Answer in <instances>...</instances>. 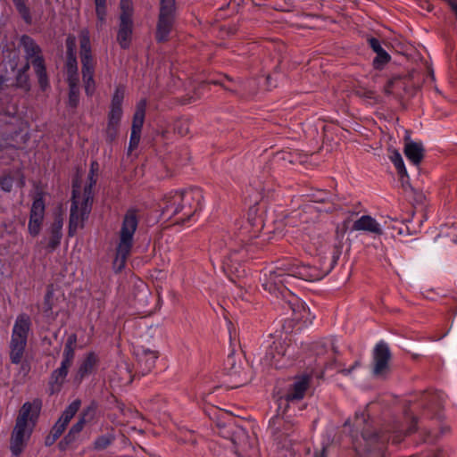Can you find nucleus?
Returning a JSON list of instances; mask_svg holds the SVG:
<instances>
[{"mask_svg": "<svg viewBox=\"0 0 457 457\" xmlns=\"http://www.w3.org/2000/svg\"><path fill=\"white\" fill-rule=\"evenodd\" d=\"M96 404L95 403H91L82 411L79 419L81 420L84 423L90 422L96 416Z\"/></svg>", "mask_w": 457, "mask_h": 457, "instance_id": "nucleus-36", "label": "nucleus"}, {"mask_svg": "<svg viewBox=\"0 0 457 457\" xmlns=\"http://www.w3.org/2000/svg\"><path fill=\"white\" fill-rule=\"evenodd\" d=\"M388 440H392L394 444H398L403 440V436L402 434L395 432L388 438Z\"/></svg>", "mask_w": 457, "mask_h": 457, "instance_id": "nucleus-54", "label": "nucleus"}, {"mask_svg": "<svg viewBox=\"0 0 457 457\" xmlns=\"http://www.w3.org/2000/svg\"><path fill=\"white\" fill-rule=\"evenodd\" d=\"M330 344L335 356L331 361L326 363L325 369L336 370L337 373H341L345 376L351 374V372L360 365V361H355L354 363L349 369H345V364L338 360L339 351L337 349V346L335 345L333 341H331Z\"/></svg>", "mask_w": 457, "mask_h": 457, "instance_id": "nucleus-26", "label": "nucleus"}, {"mask_svg": "<svg viewBox=\"0 0 457 457\" xmlns=\"http://www.w3.org/2000/svg\"><path fill=\"white\" fill-rule=\"evenodd\" d=\"M120 129V123L108 120L107 126L104 131L106 141L112 143L115 140L118 136Z\"/></svg>", "mask_w": 457, "mask_h": 457, "instance_id": "nucleus-35", "label": "nucleus"}, {"mask_svg": "<svg viewBox=\"0 0 457 457\" xmlns=\"http://www.w3.org/2000/svg\"><path fill=\"white\" fill-rule=\"evenodd\" d=\"M158 357V352L150 349H143L142 353L138 354L139 372L142 375L151 372L155 366Z\"/></svg>", "mask_w": 457, "mask_h": 457, "instance_id": "nucleus-24", "label": "nucleus"}, {"mask_svg": "<svg viewBox=\"0 0 457 457\" xmlns=\"http://www.w3.org/2000/svg\"><path fill=\"white\" fill-rule=\"evenodd\" d=\"M311 377L309 375H302L296 377L295 381L288 387L284 400L287 403L298 402L303 399L306 391L310 386Z\"/></svg>", "mask_w": 457, "mask_h": 457, "instance_id": "nucleus-17", "label": "nucleus"}, {"mask_svg": "<svg viewBox=\"0 0 457 457\" xmlns=\"http://www.w3.org/2000/svg\"><path fill=\"white\" fill-rule=\"evenodd\" d=\"M270 430L274 440L283 447H287L294 440L292 437L296 432L295 424L276 417L270 421Z\"/></svg>", "mask_w": 457, "mask_h": 457, "instance_id": "nucleus-12", "label": "nucleus"}, {"mask_svg": "<svg viewBox=\"0 0 457 457\" xmlns=\"http://www.w3.org/2000/svg\"><path fill=\"white\" fill-rule=\"evenodd\" d=\"M62 219L57 218L54 221L50 228V238L47 244V249L50 252L54 251L60 245L62 237Z\"/></svg>", "mask_w": 457, "mask_h": 457, "instance_id": "nucleus-27", "label": "nucleus"}, {"mask_svg": "<svg viewBox=\"0 0 457 457\" xmlns=\"http://www.w3.org/2000/svg\"><path fill=\"white\" fill-rule=\"evenodd\" d=\"M66 54H76V37L73 35H69L65 41Z\"/></svg>", "mask_w": 457, "mask_h": 457, "instance_id": "nucleus-47", "label": "nucleus"}, {"mask_svg": "<svg viewBox=\"0 0 457 457\" xmlns=\"http://www.w3.org/2000/svg\"><path fill=\"white\" fill-rule=\"evenodd\" d=\"M176 19L175 0H160L155 39L158 43L167 42Z\"/></svg>", "mask_w": 457, "mask_h": 457, "instance_id": "nucleus-10", "label": "nucleus"}, {"mask_svg": "<svg viewBox=\"0 0 457 457\" xmlns=\"http://www.w3.org/2000/svg\"><path fill=\"white\" fill-rule=\"evenodd\" d=\"M49 434L53 437V439H54L55 442L61 436V435H59L58 433H54V431L52 429Z\"/></svg>", "mask_w": 457, "mask_h": 457, "instance_id": "nucleus-59", "label": "nucleus"}, {"mask_svg": "<svg viewBox=\"0 0 457 457\" xmlns=\"http://www.w3.org/2000/svg\"><path fill=\"white\" fill-rule=\"evenodd\" d=\"M368 44L370 47L376 53V57L373 59L372 65L374 69L381 71L384 69L385 65L387 64L391 56L382 47L380 41L376 37L368 38Z\"/></svg>", "mask_w": 457, "mask_h": 457, "instance_id": "nucleus-20", "label": "nucleus"}, {"mask_svg": "<svg viewBox=\"0 0 457 457\" xmlns=\"http://www.w3.org/2000/svg\"><path fill=\"white\" fill-rule=\"evenodd\" d=\"M394 229L396 230L397 235H403L408 232L409 228L405 224H400L399 226L394 227Z\"/></svg>", "mask_w": 457, "mask_h": 457, "instance_id": "nucleus-53", "label": "nucleus"}, {"mask_svg": "<svg viewBox=\"0 0 457 457\" xmlns=\"http://www.w3.org/2000/svg\"><path fill=\"white\" fill-rule=\"evenodd\" d=\"M86 423H84L81 420H78V421L72 425L71 428V431L74 433L75 435H78L82 431L84 426Z\"/></svg>", "mask_w": 457, "mask_h": 457, "instance_id": "nucleus-52", "label": "nucleus"}, {"mask_svg": "<svg viewBox=\"0 0 457 457\" xmlns=\"http://www.w3.org/2000/svg\"><path fill=\"white\" fill-rule=\"evenodd\" d=\"M120 24L117 34V41L123 49H127L131 41L133 32V3L132 0L120 1Z\"/></svg>", "mask_w": 457, "mask_h": 457, "instance_id": "nucleus-11", "label": "nucleus"}, {"mask_svg": "<svg viewBox=\"0 0 457 457\" xmlns=\"http://www.w3.org/2000/svg\"><path fill=\"white\" fill-rule=\"evenodd\" d=\"M67 82L69 88H79V79L78 71L67 72Z\"/></svg>", "mask_w": 457, "mask_h": 457, "instance_id": "nucleus-48", "label": "nucleus"}, {"mask_svg": "<svg viewBox=\"0 0 457 457\" xmlns=\"http://www.w3.org/2000/svg\"><path fill=\"white\" fill-rule=\"evenodd\" d=\"M97 166H98V164H97V162H93L91 163V173H92V174H93V172H94V170L96 169V167L97 168Z\"/></svg>", "mask_w": 457, "mask_h": 457, "instance_id": "nucleus-62", "label": "nucleus"}, {"mask_svg": "<svg viewBox=\"0 0 457 457\" xmlns=\"http://www.w3.org/2000/svg\"><path fill=\"white\" fill-rule=\"evenodd\" d=\"M288 344L285 340L274 341L267 349L264 359L267 363L275 368H281V361L287 353Z\"/></svg>", "mask_w": 457, "mask_h": 457, "instance_id": "nucleus-18", "label": "nucleus"}, {"mask_svg": "<svg viewBox=\"0 0 457 457\" xmlns=\"http://www.w3.org/2000/svg\"><path fill=\"white\" fill-rule=\"evenodd\" d=\"M92 203V184L85 187L83 196L75 187L73 188L68 228L70 237H74L78 229L84 227V223L91 212Z\"/></svg>", "mask_w": 457, "mask_h": 457, "instance_id": "nucleus-5", "label": "nucleus"}, {"mask_svg": "<svg viewBox=\"0 0 457 457\" xmlns=\"http://www.w3.org/2000/svg\"><path fill=\"white\" fill-rule=\"evenodd\" d=\"M125 96V87L123 86H118L115 88L114 94L112 98L111 107L122 108L121 104Z\"/></svg>", "mask_w": 457, "mask_h": 457, "instance_id": "nucleus-37", "label": "nucleus"}, {"mask_svg": "<svg viewBox=\"0 0 457 457\" xmlns=\"http://www.w3.org/2000/svg\"><path fill=\"white\" fill-rule=\"evenodd\" d=\"M44 216L45 202L43 199V195L42 193H37L31 205L28 225V229L31 236L36 237L39 234Z\"/></svg>", "mask_w": 457, "mask_h": 457, "instance_id": "nucleus-15", "label": "nucleus"}, {"mask_svg": "<svg viewBox=\"0 0 457 457\" xmlns=\"http://www.w3.org/2000/svg\"><path fill=\"white\" fill-rule=\"evenodd\" d=\"M121 117L122 108L110 107V112L108 113V120L120 124Z\"/></svg>", "mask_w": 457, "mask_h": 457, "instance_id": "nucleus-45", "label": "nucleus"}, {"mask_svg": "<svg viewBox=\"0 0 457 457\" xmlns=\"http://www.w3.org/2000/svg\"><path fill=\"white\" fill-rule=\"evenodd\" d=\"M175 130L179 134L180 136H186L189 133V127L187 120H181L179 121L176 124Z\"/></svg>", "mask_w": 457, "mask_h": 457, "instance_id": "nucleus-50", "label": "nucleus"}, {"mask_svg": "<svg viewBox=\"0 0 457 457\" xmlns=\"http://www.w3.org/2000/svg\"><path fill=\"white\" fill-rule=\"evenodd\" d=\"M416 430V424H412L405 434H411Z\"/></svg>", "mask_w": 457, "mask_h": 457, "instance_id": "nucleus-61", "label": "nucleus"}, {"mask_svg": "<svg viewBox=\"0 0 457 457\" xmlns=\"http://www.w3.org/2000/svg\"><path fill=\"white\" fill-rule=\"evenodd\" d=\"M311 201L314 203H325L329 200L330 194L323 190H318L310 195Z\"/></svg>", "mask_w": 457, "mask_h": 457, "instance_id": "nucleus-43", "label": "nucleus"}, {"mask_svg": "<svg viewBox=\"0 0 457 457\" xmlns=\"http://www.w3.org/2000/svg\"><path fill=\"white\" fill-rule=\"evenodd\" d=\"M138 225V219L135 210H129L125 214L120 230L119 243L116 247V255L113 267L120 271L126 265L128 257L133 246V237Z\"/></svg>", "mask_w": 457, "mask_h": 457, "instance_id": "nucleus-4", "label": "nucleus"}, {"mask_svg": "<svg viewBox=\"0 0 457 457\" xmlns=\"http://www.w3.org/2000/svg\"><path fill=\"white\" fill-rule=\"evenodd\" d=\"M7 79L4 76H0V90L4 89V86L5 85Z\"/></svg>", "mask_w": 457, "mask_h": 457, "instance_id": "nucleus-58", "label": "nucleus"}, {"mask_svg": "<svg viewBox=\"0 0 457 457\" xmlns=\"http://www.w3.org/2000/svg\"><path fill=\"white\" fill-rule=\"evenodd\" d=\"M301 308L302 311L300 313L297 314V317L295 320V321L302 322L304 325L312 324L314 316L312 315L309 308H307L305 304L303 306H301Z\"/></svg>", "mask_w": 457, "mask_h": 457, "instance_id": "nucleus-39", "label": "nucleus"}, {"mask_svg": "<svg viewBox=\"0 0 457 457\" xmlns=\"http://www.w3.org/2000/svg\"><path fill=\"white\" fill-rule=\"evenodd\" d=\"M96 6L106 5V0H95Z\"/></svg>", "mask_w": 457, "mask_h": 457, "instance_id": "nucleus-60", "label": "nucleus"}, {"mask_svg": "<svg viewBox=\"0 0 457 457\" xmlns=\"http://www.w3.org/2000/svg\"><path fill=\"white\" fill-rule=\"evenodd\" d=\"M314 457H327L326 448H322V450L320 452L315 453V456Z\"/></svg>", "mask_w": 457, "mask_h": 457, "instance_id": "nucleus-57", "label": "nucleus"}, {"mask_svg": "<svg viewBox=\"0 0 457 457\" xmlns=\"http://www.w3.org/2000/svg\"><path fill=\"white\" fill-rule=\"evenodd\" d=\"M390 160L394 163L395 169L397 170L398 174L402 178H403L404 176H407V170L404 166L403 157L398 151L395 150L392 153V154L390 155Z\"/></svg>", "mask_w": 457, "mask_h": 457, "instance_id": "nucleus-34", "label": "nucleus"}, {"mask_svg": "<svg viewBox=\"0 0 457 457\" xmlns=\"http://www.w3.org/2000/svg\"><path fill=\"white\" fill-rule=\"evenodd\" d=\"M203 191L198 187L170 191L162 203V215L172 218L178 216V221L185 222L202 209Z\"/></svg>", "mask_w": 457, "mask_h": 457, "instance_id": "nucleus-2", "label": "nucleus"}, {"mask_svg": "<svg viewBox=\"0 0 457 457\" xmlns=\"http://www.w3.org/2000/svg\"><path fill=\"white\" fill-rule=\"evenodd\" d=\"M238 253L237 251H234L232 252L229 256H228L226 262H225V264L229 266V262H233V261H238L237 258H236V255Z\"/></svg>", "mask_w": 457, "mask_h": 457, "instance_id": "nucleus-55", "label": "nucleus"}, {"mask_svg": "<svg viewBox=\"0 0 457 457\" xmlns=\"http://www.w3.org/2000/svg\"><path fill=\"white\" fill-rule=\"evenodd\" d=\"M79 103V88H69L68 106L76 108Z\"/></svg>", "mask_w": 457, "mask_h": 457, "instance_id": "nucleus-42", "label": "nucleus"}, {"mask_svg": "<svg viewBox=\"0 0 457 457\" xmlns=\"http://www.w3.org/2000/svg\"><path fill=\"white\" fill-rule=\"evenodd\" d=\"M391 359L389 346L384 341L378 342L373 350V373L375 376L383 375L388 370Z\"/></svg>", "mask_w": 457, "mask_h": 457, "instance_id": "nucleus-16", "label": "nucleus"}, {"mask_svg": "<svg viewBox=\"0 0 457 457\" xmlns=\"http://www.w3.org/2000/svg\"><path fill=\"white\" fill-rule=\"evenodd\" d=\"M40 411V402H26L21 406L10 438V450L14 457L21 454L30 438Z\"/></svg>", "mask_w": 457, "mask_h": 457, "instance_id": "nucleus-3", "label": "nucleus"}, {"mask_svg": "<svg viewBox=\"0 0 457 457\" xmlns=\"http://www.w3.org/2000/svg\"><path fill=\"white\" fill-rule=\"evenodd\" d=\"M78 435H75L71 430L65 435V436L59 442V448L62 451H65L70 445H71L77 440Z\"/></svg>", "mask_w": 457, "mask_h": 457, "instance_id": "nucleus-40", "label": "nucleus"}, {"mask_svg": "<svg viewBox=\"0 0 457 457\" xmlns=\"http://www.w3.org/2000/svg\"><path fill=\"white\" fill-rule=\"evenodd\" d=\"M219 434L231 441L234 452L238 457H250L254 451V438H251L247 431L240 426L228 423L220 427Z\"/></svg>", "mask_w": 457, "mask_h": 457, "instance_id": "nucleus-9", "label": "nucleus"}, {"mask_svg": "<svg viewBox=\"0 0 457 457\" xmlns=\"http://www.w3.org/2000/svg\"><path fill=\"white\" fill-rule=\"evenodd\" d=\"M224 371L228 377V382L232 387H238L248 380L247 373L242 367L241 360L237 361L234 353H229L225 360Z\"/></svg>", "mask_w": 457, "mask_h": 457, "instance_id": "nucleus-13", "label": "nucleus"}, {"mask_svg": "<svg viewBox=\"0 0 457 457\" xmlns=\"http://www.w3.org/2000/svg\"><path fill=\"white\" fill-rule=\"evenodd\" d=\"M20 43L24 50L27 62L30 61L34 68L40 88L45 91L49 87V82L41 47L28 35H22Z\"/></svg>", "mask_w": 457, "mask_h": 457, "instance_id": "nucleus-7", "label": "nucleus"}, {"mask_svg": "<svg viewBox=\"0 0 457 457\" xmlns=\"http://www.w3.org/2000/svg\"><path fill=\"white\" fill-rule=\"evenodd\" d=\"M70 367L61 364V366L54 370L49 378V391L50 395L58 393L68 375V370Z\"/></svg>", "mask_w": 457, "mask_h": 457, "instance_id": "nucleus-25", "label": "nucleus"}, {"mask_svg": "<svg viewBox=\"0 0 457 457\" xmlns=\"http://www.w3.org/2000/svg\"><path fill=\"white\" fill-rule=\"evenodd\" d=\"M13 178L10 175H4L0 179V188L4 192H11L13 185Z\"/></svg>", "mask_w": 457, "mask_h": 457, "instance_id": "nucleus-44", "label": "nucleus"}, {"mask_svg": "<svg viewBox=\"0 0 457 457\" xmlns=\"http://www.w3.org/2000/svg\"><path fill=\"white\" fill-rule=\"evenodd\" d=\"M405 82L400 76H394L384 86V93L386 95L400 96L401 90L404 89Z\"/></svg>", "mask_w": 457, "mask_h": 457, "instance_id": "nucleus-30", "label": "nucleus"}, {"mask_svg": "<svg viewBox=\"0 0 457 457\" xmlns=\"http://www.w3.org/2000/svg\"><path fill=\"white\" fill-rule=\"evenodd\" d=\"M353 230L366 231L376 235L382 234L380 224L370 215H362L355 220L353 225Z\"/></svg>", "mask_w": 457, "mask_h": 457, "instance_id": "nucleus-22", "label": "nucleus"}, {"mask_svg": "<svg viewBox=\"0 0 457 457\" xmlns=\"http://www.w3.org/2000/svg\"><path fill=\"white\" fill-rule=\"evenodd\" d=\"M114 440V433L112 431H109L104 435L98 436L93 443V447L96 451H103L109 447Z\"/></svg>", "mask_w": 457, "mask_h": 457, "instance_id": "nucleus-31", "label": "nucleus"}, {"mask_svg": "<svg viewBox=\"0 0 457 457\" xmlns=\"http://www.w3.org/2000/svg\"><path fill=\"white\" fill-rule=\"evenodd\" d=\"M25 185V180H24V178L22 177L19 182V186L20 187H23Z\"/></svg>", "mask_w": 457, "mask_h": 457, "instance_id": "nucleus-63", "label": "nucleus"}, {"mask_svg": "<svg viewBox=\"0 0 457 457\" xmlns=\"http://www.w3.org/2000/svg\"><path fill=\"white\" fill-rule=\"evenodd\" d=\"M54 296V293L48 290L45 295L44 304H43V312L46 316L49 317L52 314L53 311V303L52 299Z\"/></svg>", "mask_w": 457, "mask_h": 457, "instance_id": "nucleus-41", "label": "nucleus"}, {"mask_svg": "<svg viewBox=\"0 0 457 457\" xmlns=\"http://www.w3.org/2000/svg\"><path fill=\"white\" fill-rule=\"evenodd\" d=\"M55 443L54 439H53V437L50 436V434H48L46 438H45V445L46 446H51L53 445Z\"/></svg>", "mask_w": 457, "mask_h": 457, "instance_id": "nucleus-56", "label": "nucleus"}, {"mask_svg": "<svg viewBox=\"0 0 457 457\" xmlns=\"http://www.w3.org/2000/svg\"><path fill=\"white\" fill-rule=\"evenodd\" d=\"M30 328L31 320L29 316L26 313L19 314L14 321L9 343V356L12 363L20 364L21 362Z\"/></svg>", "mask_w": 457, "mask_h": 457, "instance_id": "nucleus-6", "label": "nucleus"}, {"mask_svg": "<svg viewBox=\"0 0 457 457\" xmlns=\"http://www.w3.org/2000/svg\"><path fill=\"white\" fill-rule=\"evenodd\" d=\"M77 342V336L72 334L69 336L64 345L62 353V361L61 364L71 367L75 356V345Z\"/></svg>", "mask_w": 457, "mask_h": 457, "instance_id": "nucleus-28", "label": "nucleus"}, {"mask_svg": "<svg viewBox=\"0 0 457 457\" xmlns=\"http://www.w3.org/2000/svg\"><path fill=\"white\" fill-rule=\"evenodd\" d=\"M422 143L408 141L404 145L403 153L406 158L415 166H419L424 158Z\"/></svg>", "mask_w": 457, "mask_h": 457, "instance_id": "nucleus-23", "label": "nucleus"}, {"mask_svg": "<svg viewBox=\"0 0 457 457\" xmlns=\"http://www.w3.org/2000/svg\"><path fill=\"white\" fill-rule=\"evenodd\" d=\"M328 271L317 267L302 265L295 259H284L278 261L274 270H270L262 283L263 288L276 298H281L285 304L292 311V319L295 320L301 312L304 303L298 298L287 286L292 285L295 279L316 281L323 278Z\"/></svg>", "mask_w": 457, "mask_h": 457, "instance_id": "nucleus-1", "label": "nucleus"}, {"mask_svg": "<svg viewBox=\"0 0 457 457\" xmlns=\"http://www.w3.org/2000/svg\"><path fill=\"white\" fill-rule=\"evenodd\" d=\"M262 228V220L257 217V210L255 208H251L248 212L247 220L240 231V236L245 237V235L249 233V237H256Z\"/></svg>", "mask_w": 457, "mask_h": 457, "instance_id": "nucleus-21", "label": "nucleus"}, {"mask_svg": "<svg viewBox=\"0 0 457 457\" xmlns=\"http://www.w3.org/2000/svg\"><path fill=\"white\" fill-rule=\"evenodd\" d=\"M212 83H213V84H219V85L223 86V84H222V83H220V82H218V81H212Z\"/></svg>", "mask_w": 457, "mask_h": 457, "instance_id": "nucleus-64", "label": "nucleus"}, {"mask_svg": "<svg viewBox=\"0 0 457 457\" xmlns=\"http://www.w3.org/2000/svg\"><path fill=\"white\" fill-rule=\"evenodd\" d=\"M366 418L367 414L364 411L355 414L354 426L357 429H360L362 434L364 433L363 426L366 422Z\"/></svg>", "mask_w": 457, "mask_h": 457, "instance_id": "nucleus-49", "label": "nucleus"}, {"mask_svg": "<svg viewBox=\"0 0 457 457\" xmlns=\"http://www.w3.org/2000/svg\"><path fill=\"white\" fill-rule=\"evenodd\" d=\"M146 105L147 102L145 99H141L136 105V111L132 120L131 134L129 146V151L130 152L136 149L139 144L141 131L145 117Z\"/></svg>", "mask_w": 457, "mask_h": 457, "instance_id": "nucleus-14", "label": "nucleus"}, {"mask_svg": "<svg viewBox=\"0 0 457 457\" xmlns=\"http://www.w3.org/2000/svg\"><path fill=\"white\" fill-rule=\"evenodd\" d=\"M67 55V60H66V73L67 72H74V71H78V62H77V58H76V54H66Z\"/></svg>", "mask_w": 457, "mask_h": 457, "instance_id": "nucleus-46", "label": "nucleus"}, {"mask_svg": "<svg viewBox=\"0 0 457 457\" xmlns=\"http://www.w3.org/2000/svg\"><path fill=\"white\" fill-rule=\"evenodd\" d=\"M301 308L302 311L300 313L297 314V317L295 320V321L302 322L304 325L312 324L314 316L312 315L309 308H307L305 304L303 306H301Z\"/></svg>", "mask_w": 457, "mask_h": 457, "instance_id": "nucleus-38", "label": "nucleus"}, {"mask_svg": "<svg viewBox=\"0 0 457 457\" xmlns=\"http://www.w3.org/2000/svg\"><path fill=\"white\" fill-rule=\"evenodd\" d=\"M79 45L85 92L87 96H92L96 91L95 61L91 54L89 32L87 29L81 30L79 33Z\"/></svg>", "mask_w": 457, "mask_h": 457, "instance_id": "nucleus-8", "label": "nucleus"}, {"mask_svg": "<svg viewBox=\"0 0 457 457\" xmlns=\"http://www.w3.org/2000/svg\"><path fill=\"white\" fill-rule=\"evenodd\" d=\"M96 356L94 353H88L79 368L78 375L82 378L91 373L96 364Z\"/></svg>", "mask_w": 457, "mask_h": 457, "instance_id": "nucleus-32", "label": "nucleus"}, {"mask_svg": "<svg viewBox=\"0 0 457 457\" xmlns=\"http://www.w3.org/2000/svg\"><path fill=\"white\" fill-rule=\"evenodd\" d=\"M81 405V401L79 399H76L71 402L62 411L61 417L55 422V424L51 428L54 431V433H58L62 436V434L66 429L68 424L71 420V419L78 412Z\"/></svg>", "mask_w": 457, "mask_h": 457, "instance_id": "nucleus-19", "label": "nucleus"}, {"mask_svg": "<svg viewBox=\"0 0 457 457\" xmlns=\"http://www.w3.org/2000/svg\"><path fill=\"white\" fill-rule=\"evenodd\" d=\"M18 13L26 24L32 23L30 10L27 5V0H12Z\"/></svg>", "mask_w": 457, "mask_h": 457, "instance_id": "nucleus-33", "label": "nucleus"}, {"mask_svg": "<svg viewBox=\"0 0 457 457\" xmlns=\"http://www.w3.org/2000/svg\"><path fill=\"white\" fill-rule=\"evenodd\" d=\"M96 13L98 21L101 23H104V21H105V16H106V5L96 6Z\"/></svg>", "mask_w": 457, "mask_h": 457, "instance_id": "nucleus-51", "label": "nucleus"}, {"mask_svg": "<svg viewBox=\"0 0 457 457\" xmlns=\"http://www.w3.org/2000/svg\"><path fill=\"white\" fill-rule=\"evenodd\" d=\"M29 68L30 64L27 62L21 69L18 70L15 77V87L24 90L25 92H29L30 90V81L28 73Z\"/></svg>", "mask_w": 457, "mask_h": 457, "instance_id": "nucleus-29", "label": "nucleus"}]
</instances>
